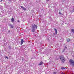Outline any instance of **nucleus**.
Instances as JSON below:
<instances>
[{
    "instance_id": "f257e3e1",
    "label": "nucleus",
    "mask_w": 74,
    "mask_h": 74,
    "mask_svg": "<svg viewBox=\"0 0 74 74\" xmlns=\"http://www.w3.org/2000/svg\"><path fill=\"white\" fill-rule=\"evenodd\" d=\"M60 60L62 61V62L63 63H64V62H65V58H64L63 56H61L60 57Z\"/></svg>"
},
{
    "instance_id": "f03ea898",
    "label": "nucleus",
    "mask_w": 74,
    "mask_h": 74,
    "mask_svg": "<svg viewBox=\"0 0 74 74\" xmlns=\"http://www.w3.org/2000/svg\"><path fill=\"white\" fill-rule=\"evenodd\" d=\"M35 28L37 29V26L35 25H34L32 26V32H34V31H35Z\"/></svg>"
},
{
    "instance_id": "7ed1b4c3",
    "label": "nucleus",
    "mask_w": 74,
    "mask_h": 74,
    "mask_svg": "<svg viewBox=\"0 0 74 74\" xmlns=\"http://www.w3.org/2000/svg\"><path fill=\"white\" fill-rule=\"evenodd\" d=\"M69 62L71 65H72L73 66H74V61L72 60L71 59H70L69 60Z\"/></svg>"
},
{
    "instance_id": "20e7f679",
    "label": "nucleus",
    "mask_w": 74,
    "mask_h": 74,
    "mask_svg": "<svg viewBox=\"0 0 74 74\" xmlns=\"http://www.w3.org/2000/svg\"><path fill=\"white\" fill-rule=\"evenodd\" d=\"M21 8H23V10H24V11H26V9L25 8V7H23L22 6H21Z\"/></svg>"
},
{
    "instance_id": "39448f33",
    "label": "nucleus",
    "mask_w": 74,
    "mask_h": 74,
    "mask_svg": "<svg viewBox=\"0 0 74 74\" xmlns=\"http://www.w3.org/2000/svg\"><path fill=\"white\" fill-rule=\"evenodd\" d=\"M21 45H22V44H23V39H21Z\"/></svg>"
},
{
    "instance_id": "423d86ee",
    "label": "nucleus",
    "mask_w": 74,
    "mask_h": 74,
    "mask_svg": "<svg viewBox=\"0 0 74 74\" xmlns=\"http://www.w3.org/2000/svg\"><path fill=\"white\" fill-rule=\"evenodd\" d=\"M11 21L12 23H14V18H12L11 19Z\"/></svg>"
},
{
    "instance_id": "0eeeda50",
    "label": "nucleus",
    "mask_w": 74,
    "mask_h": 74,
    "mask_svg": "<svg viewBox=\"0 0 74 74\" xmlns=\"http://www.w3.org/2000/svg\"><path fill=\"white\" fill-rule=\"evenodd\" d=\"M54 30H55L56 34H57V33H58V32L57 31V30H56V29H54Z\"/></svg>"
},
{
    "instance_id": "6e6552de",
    "label": "nucleus",
    "mask_w": 74,
    "mask_h": 74,
    "mask_svg": "<svg viewBox=\"0 0 74 74\" xmlns=\"http://www.w3.org/2000/svg\"><path fill=\"white\" fill-rule=\"evenodd\" d=\"M61 69H62V70H64L66 69V68L64 67H61Z\"/></svg>"
},
{
    "instance_id": "1a4fd4ad",
    "label": "nucleus",
    "mask_w": 74,
    "mask_h": 74,
    "mask_svg": "<svg viewBox=\"0 0 74 74\" xmlns=\"http://www.w3.org/2000/svg\"><path fill=\"white\" fill-rule=\"evenodd\" d=\"M43 62H41L39 64H38V65H39V66H40L41 65H42V64Z\"/></svg>"
},
{
    "instance_id": "9d476101",
    "label": "nucleus",
    "mask_w": 74,
    "mask_h": 74,
    "mask_svg": "<svg viewBox=\"0 0 74 74\" xmlns=\"http://www.w3.org/2000/svg\"><path fill=\"white\" fill-rule=\"evenodd\" d=\"M10 26H11V28H14V26H13V25H9Z\"/></svg>"
},
{
    "instance_id": "9b49d317",
    "label": "nucleus",
    "mask_w": 74,
    "mask_h": 74,
    "mask_svg": "<svg viewBox=\"0 0 74 74\" xmlns=\"http://www.w3.org/2000/svg\"><path fill=\"white\" fill-rule=\"evenodd\" d=\"M70 41V39L68 38L67 39V42H69V41Z\"/></svg>"
},
{
    "instance_id": "f8f14e48",
    "label": "nucleus",
    "mask_w": 74,
    "mask_h": 74,
    "mask_svg": "<svg viewBox=\"0 0 74 74\" xmlns=\"http://www.w3.org/2000/svg\"><path fill=\"white\" fill-rule=\"evenodd\" d=\"M71 32L73 33H74V29H71Z\"/></svg>"
},
{
    "instance_id": "ddd939ff",
    "label": "nucleus",
    "mask_w": 74,
    "mask_h": 74,
    "mask_svg": "<svg viewBox=\"0 0 74 74\" xmlns=\"http://www.w3.org/2000/svg\"><path fill=\"white\" fill-rule=\"evenodd\" d=\"M56 74V72H54L53 73V74Z\"/></svg>"
},
{
    "instance_id": "4468645a",
    "label": "nucleus",
    "mask_w": 74,
    "mask_h": 74,
    "mask_svg": "<svg viewBox=\"0 0 74 74\" xmlns=\"http://www.w3.org/2000/svg\"><path fill=\"white\" fill-rule=\"evenodd\" d=\"M5 58H6V59H8V57L6 56L5 57Z\"/></svg>"
},
{
    "instance_id": "2eb2a0df",
    "label": "nucleus",
    "mask_w": 74,
    "mask_h": 74,
    "mask_svg": "<svg viewBox=\"0 0 74 74\" xmlns=\"http://www.w3.org/2000/svg\"><path fill=\"white\" fill-rule=\"evenodd\" d=\"M59 14H62V13H61V12H59Z\"/></svg>"
},
{
    "instance_id": "dca6fc26",
    "label": "nucleus",
    "mask_w": 74,
    "mask_h": 74,
    "mask_svg": "<svg viewBox=\"0 0 74 74\" xmlns=\"http://www.w3.org/2000/svg\"><path fill=\"white\" fill-rule=\"evenodd\" d=\"M67 47H65V48H66V49H67Z\"/></svg>"
},
{
    "instance_id": "f3484780",
    "label": "nucleus",
    "mask_w": 74,
    "mask_h": 74,
    "mask_svg": "<svg viewBox=\"0 0 74 74\" xmlns=\"http://www.w3.org/2000/svg\"><path fill=\"white\" fill-rule=\"evenodd\" d=\"M18 22H19V20H18Z\"/></svg>"
},
{
    "instance_id": "a211bd4d",
    "label": "nucleus",
    "mask_w": 74,
    "mask_h": 74,
    "mask_svg": "<svg viewBox=\"0 0 74 74\" xmlns=\"http://www.w3.org/2000/svg\"><path fill=\"white\" fill-rule=\"evenodd\" d=\"M49 0H46V1H49Z\"/></svg>"
},
{
    "instance_id": "6ab92c4d",
    "label": "nucleus",
    "mask_w": 74,
    "mask_h": 74,
    "mask_svg": "<svg viewBox=\"0 0 74 74\" xmlns=\"http://www.w3.org/2000/svg\"><path fill=\"white\" fill-rule=\"evenodd\" d=\"M8 32H9V33L10 32V31L9 30V31H8Z\"/></svg>"
},
{
    "instance_id": "aec40b11",
    "label": "nucleus",
    "mask_w": 74,
    "mask_h": 74,
    "mask_svg": "<svg viewBox=\"0 0 74 74\" xmlns=\"http://www.w3.org/2000/svg\"><path fill=\"white\" fill-rule=\"evenodd\" d=\"M9 1H11V0H8Z\"/></svg>"
},
{
    "instance_id": "412c9836",
    "label": "nucleus",
    "mask_w": 74,
    "mask_h": 74,
    "mask_svg": "<svg viewBox=\"0 0 74 74\" xmlns=\"http://www.w3.org/2000/svg\"><path fill=\"white\" fill-rule=\"evenodd\" d=\"M62 74H64L63 73H62Z\"/></svg>"
},
{
    "instance_id": "4be33fe9",
    "label": "nucleus",
    "mask_w": 74,
    "mask_h": 74,
    "mask_svg": "<svg viewBox=\"0 0 74 74\" xmlns=\"http://www.w3.org/2000/svg\"><path fill=\"white\" fill-rule=\"evenodd\" d=\"M1 1H2L3 0H0Z\"/></svg>"
}]
</instances>
